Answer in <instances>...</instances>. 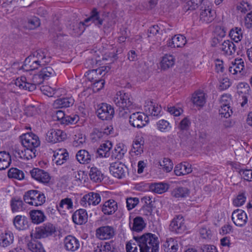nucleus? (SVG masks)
I'll use <instances>...</instances> for the list:
<instances>
[{"label": "nucleus", "mask_w": 252, "mask_h": 252, "mask_svg": "<svg viewBox=\"0 0 252 252\" xmlns=\"http://www.w3.org/2000/svg\"><path fill=\"white\" fill-rule=\"evenodd\" d=\"M134 241H130L126 245L127 252H157L159 240L154 234L147 233L140 236H134Z\"/></svg>", "instance_id": "nucleus-1"}, {"label": "nucleus", "mask_w": 252, "mask_h": 252, "mask_svg": "<svg viewBox=\"0 0 252 252\" xmlns=\"http://www.w3.org/2000/svg\"><path fill=\"white\" fill-rule=\"evenodd\" d=\"M114 102L119 107V115L121 117H126L131 112L132 108V102L129 94L124 91L118 92L113 99Z\"/></svg>", "instance_id": "nucleus-2"}, {"label": "nucleus", "mask_w": 252, "mask_h": 252, "mask_svg": "<svg viewBox=\"0 0 252 252\" xmlns=\"http://www.w3.org/2000/svg\"><path fill=\"white\" fill-rule=\"evenodd\" d=\"M45 80L41 77L40 73L35 74L32 77V83H30L27 82V78L25 76H21L15 80V85L20 89L28 90L30 92L35 90L36 88V85H38L43 83Z\"/></svg>", "instance_id": "nucleus-3"}, {"label": "nucleus", "mask_w": 252, "mask_h": 252, "mask_svg": "<svg viewBox=\"0 0 252 252\" xmlns=\"http://www.w3.org/2000/svg\"><path fill=\"white\" fill-rule=\"evenodd\" d=\"M56 231V228L53 224L47 222L32 230L31 233V237L36 239L44 238L55 235Z\"/></svg>", "instance_id": "nucleus-4"}, {"label": "nucleus", "mask_w": 252, "mask_h": 252, "mask_svg": "<svg viewBox=\"0 0 252 252\" xmlns=\"http://www.w3.org/2000/svg\"><path fill=\"white\" fill-rule=\"evenodd\" d=\"M24 200L31 205L38 206L45 202L46 198L43 192L37 190H30L25 193Z\"/></svg>", "instance_id": "nucleus-5"}, {"label": "nucleus", "mask_w": 252, "mask_h": 252, "mask_svg": "<svg viewBox=\"0 0 252 252\" xmlns=\"http://www.w3.org/2000/svg\"><path fill=\"white\" fill-rule=\"evenodd\" d=\"M20 138L21 143L24 147L36 149L40 145L38 136L32 132L23 134Z\"/></svg>", "instance_id": "nucleus-6"}, {"label": "nucleus", "mask_w": 252, "mask_h": 252, "mask_svg": "<svg viewBox=\"0 0 252 252\" xmlns=\"http://www.w3.org/2000/svg\"><path fill=\"white\" fill-rule=\"evenodd\" d=\"M149 119L144 113L138 112L133 113L129 117L130 125L138 128L145 126L148 123Z\"/></svg>", "instance_id": "nucleus-7"}, {"label": "nucleus", "mask_w": 252, "mask_h": 252, "mask_svg": "<svg viewBox=\"0 0 252 252\" xmlns=\"http://www.w3.org/2000/svg\"><path fill=\"white\" fill-rule=\"evenodd\" d=\"M101 199V196L98 193L90 192L82 197L80 204L85 208L95 206L100 202Z\"/></svg>", "instance_id": "nucleus-8"}, {"label": "nucleus", "mask_w": 252, "mask_h": 252, "mask_svg": "<svg viewBox=\"0 0 252 252\" xmlns=\"http://www.w3.org/2000/svg\"><path fill=\"white\" fill-rule=\"evenodd\" d=\"M109 170L111 174L118 179L125 178L128 173V169L126 166L119 161L110 164Z\"/></svg>", "instance_id": "nucleus-9"}, {"label": "nucleus", "mask_w": 252, "mask_h": 252, "mask_svg": "<svg viewBox=\"0 0 252 252\" xmlns=\"http://www.w3.org/2000/svg\"><path fill=\"white\" fill-rule=\"evenodd\" d=\"M97 115L102 120L112 119L114 114V108L107 103H102L97 110Z\"/></svg>", "instance_id": "nucleus-10"}, {"label": "nucleus", "mask_w": 252, "mask_h": 252, "mask_svg": "<svg viewBox=\"0 0 252 252\" xmlns=\"http://www.w3.org/2000/svg\"><path fill=\"white\" fill-rule=\"evenodd\" d=\"M66 138V133L61 129H52L46 133V140L49 143H55L63 141Z\"/></svg>", "instance_id": "nucleus-11"}, {"label": "nucleus", "mask_w": 252, "mask_h": 252, "mask_svg": "<svg viewBox=\"0 0 252 252\" xmlns=\"http://www.w3.org/2000/svg\"><path fill=\"white\" fill-rule=\"evenodd\" d=\"M32 177L44 184L48 183L51 179L49 173L38 168H34L30 172Z\"/></svg>", "instance_id": "nucleus-12"}, {"label": "nucleus", "mask_w": 252, "mask_h": 252, "mask_svg": "<svg viewBox=\"0 0 252 252\" xmlns=\"http://www.w3.org/2000/svg\"><path fill=\"white\" fill-rule=\"evenodd\" d=\"M95 234L100 240L110 239L115 235L114 228L108 225L101 226L96 229Z\"/></svg>", "instance_id": "nucleus-13"}, {"label": "nucleus", "mask_w": 252, "mask_h": 252, "mask_svg": "<svg viewBox=\"0 0 252 252\" xmlns=\"http://www.w3.org/2000/svg\"><path fill=\"white\" fill-rule=\"evenodd\" d=\"M169 229L176 233H182L186 229L183 216L178 215L174 218L170 224Z\"/></svg>", "instance_id": "nucleus-14"}, {"label": "nucleus", "mask_w": 252, "mask_h": 252, "mask_svg": "<svg viewBox=\"0 0 252 252\" xmlns=\"http://www.w3.org/2000/svg\"><path fill=\"white\" fill-rule=\"evenodd\" d=\"M36 150L24 146L21 149L15 150V156L16 158L24 160H29L36 157Z\"/></svg>", "instance_id": "nucleus-15"}, {"label": "nucleus", "mask_w": 252, "mask_h": 252, "mask_svg": "<svg viewBox=\"0 0 252 252\" xmlns=\"http://www.w3.org/2000/svg\"><path fill=\"white\" fill-rule=\"evenodd\" d=\"M232 220L237 226L242 227L245 225L247 221L246 213L242 210L237 209L232 214Z\"/></svg>", "instance_id": "nucleus-16"}, {"label": "nucleus", "mask_w": 252, "mask_h": 252, "mask_svg": "<svg viewBox=\"0 0 252 252\" xmlns=\"http://www.w3.org/2000/svg\"><path fill=\"white\" fill-rule=\"evenodd\" d=\"M30 56L33 58L41 66L50 62V57L48 55V52L46 49L37 50Z\"/></svg>", "instance_id": "nucleus-17"}, {"label": "nucleus", "mask_w": 252, "mask_h": 252, "mask_svg": "<svg viewBox=\"0 0 252 252\" xmlns=\"http://www.w3.org/2000/svg\"><path fill=\"white\" fill-rule=\"evenodd\" d=\"M200 21L203 23H209L214 19V12L209 6H202L200 8Z\"/></svg>", "instance_id": "nucleus-18"}, {"label": "nucleus", "mask_w": 252, "mask_h": 252, "mask_svg": "<svg viewBox=\"0 0 252 252\" xmlns=\"http://www.w3.org/2000/svg\"><path fill=\"white\" fill-rule=\"evenodd\" d=\"M63 242L65 249L70 252L77 251L80 245L79 240L72 235H68L65 237Z\"/></svg>", "instance_id": "nucleus-19"}, {"label": "nucleus", "mask_w": 252, "mask_h": 252, "mask_svg": "<svg viewBox=\"0 0 252 252\" xmlns=\"http://www.w3.org/2000/svg\"><path fill=\"white\" fill-rule=\"evenodd\" d=\"M72 218L73 221L76 224H84L88 220L87 211L83 209L77 210L73 213Z\"/></svg>", "instance_id": "nucleus-20"}, {"label": "nucleus", "mask_w": 252, "mask_h": 252, "mask_svg": "<svg viewBox=\"0 0 252 252\" xmlns=\"http://www.w3.org/2000/svg\"><path fill=\"white\" fill-rule=\"evenodd\" d=\"M73 204L72 200L70 198L62 199L59 204L56 205L57 210L61 214L63 215L66 212L73 209Z\"/></svg>", "instance_id": "nucleus-21"}, {"label": "nucleus", "mask_w": 252, "mask_h": 252, "mask_svg": "<svg viewBox=\"0 0 252 252\" xmlns=\"http://www.w3.org/2000/svg\"><path fill=\"white\" fill-rule=\"evenodd\" d=\"M144 110L149 115L158 116L160 115L161 107L153 101H148L146 102L144 106Z\"/></svg>", "instance_id": "nucleus-22"}, {"label": "nucleus", "mask_w": 252, "mask_h": 252, "mask_svg": "<svg viewBox=\"0 0 252 252\" xmlns=\"http://www.w3.org/2000/svg\"><path fill=\"white\" fill-rule=\"evenodd\" d=\"M117 209V202L113 199H109L107 200L101 206L102 212L106 215L113 214Z\"/></svg>", "instance_id": "nucleus-23"}, {"label": "nucleus", "mask_w": 252, "mask_h": 252, "mask_svg": "<svg viewBox=\"0 0 252 252\" xmlns=\"http://www.w3.org/2000/svg\"><path fill=\"white\" fill-rule=\"evenodd\" d=\"M69 158L68 153L65 149H60L55 152L53 161L57 165H62Z\"/></svg>", "instance_id": "nucleus-24"}, {"label": "nucleus", "mask_w": 252, "mask_h": 252, "mask_svg": "<svg viewBox=\"0 0 252 252\" xmlns=\"http://www.w3.org/2000/svg\"><path fill=\"white\" fill-rule=\"evenodd\" d=\"M90 21L98 28H100L103 24V19L101 17L99 12L96 8L92 9L90 17L84 20L85 23Z\"/></svg>", "instance_id": "nucleus-25"}, {"label": "nucleus", "mask_w": 252, "mask_h": 252, "mask_svg": "<svg viewBox=\"0 0 252 252\" xmlns=\"http://www.w3.org/2000/svg\"><path fill=\"white\" fill-rule=\"evenodd\" d=\"M220 46V49L222 52L223 54L226 56L234 55L236 50V45L229 40H224Z\"/></svg>", "instance_id": "nucleus-26"}, {"label": "nucleus", "mask_w": 252, "mask_h": 252, "mask_svg": "<svg viewBox=\"0 0 252 252\" xmlns=\"http://www.w3.org/2000/svg\"><path fill=\"white\" fill-rule=\"evenodd\" d=\"M187 42L186 37L182 34H177L170 39L167 43L168 46L172 48L183 47Z\"/></svg>", "instance_id": "nucleus-27"}, {"label": "nucleus", "mask_w": 252, "mask_h": 252, "mask_svg": "<svg viewBox=\"0 0 252 252\" xmlns=\"http://www.w3.org/2000/svg\"><path fill=\"white\" fill-rule=\"evenodd\" d=\"M174 172L176 176H180L188 174L192 172L191 165L187 162L181 163L174 168Z\"/></svg>", "instance_id": "nucleus-28"}, {"label": "nucleus", "mask_w": 252, "mask_h": 252, "mask_svg": "<svg viewBox=\"0 0 252 252\" xmlns=\"http://www.w3.org/2000/svg\"><path fill=\"white\" fill-rule=\"evenodd\" d=\"M238 86L239 89H243L242 91L239 90L238 93L239 95L242 94V101L241 102V105L242 107H244L248 102V96L246 94H249L251 89L249 84L245 82L240 83Z\"/></svg>", "instance_id": "nucleus-29"}, {"label": "nucleus", "mask_w": 252, "mask_h": 252, "mask_svg": "<svg viewBox=\"0 0 252 252\" xmlns=\"http://www.w3.org/2000/svg\"><path fill=\"white\" fill-rule=\"evenodd\" d=\"M13 221L15 227L18 230H24L29 227L28 219L24 216H16Z\"/></svg>", "instance_id": "nucleus-30"}, {"label": "nucleus", "mask_w": 252, "mask_h": 252, "mask_svg": "<svg viewBox=\"0 0 252 252\" xmlns=\"http://www.w3.org/2000/svg\"><path fill=\"white\" fill-rule=\"evenodd\" d=\"M206 96L205 93L198 91L192 94L191 100L192 103L196 106L202 107L206 103Z\"/></svg>", "instance_id": "nucleus-31"}, {"label": "nucleus", "mask_w": 252, "mask_h": 252, "mask_svg": "<svg viewBox=\"0 0 252 252\" xmlns=\"http://www.w3.org/2000/svg\"><path fill=\"white\" fill-rule=\"evenodd\" d=\"M129 226L131 230L139 232L144 228L146 223L142 217H136L133 219V222H129Z\"/></svg>", "instance_id": "nucleus-32"}, {"label": "nucleus", "mask_w": 252, "mask_h": 252, "mask_svg": "<svg viewBox=\"0 0 252 252\" xmlns=\"http://www.w3.org/2000/svg\"><path fill=\"white\" fill-rule=\"evenodd\" d=\"M39 67H41V66L30 55L25 59L22 68L26 71H30L36 69Z\"/></svg>", "instance_id": "nucleus-33"}, {"label": "nucleus", "mask_w": 252, "mask_h": 252, "mask_svg": "<svg viewBox=\"0 0 252 252\" xmlns=\"http://www.w3.org/2000/svg\"><path fill=\"white\" fill-rule=\"evenodd\" d=\"M32 221L35 224H39L46 219L44 212L41 210H32L30 212Z\"/></svg>", "instance_id": "nucleus-34"}, {"label": "nucleus", "mask_w": 252, "mask_h": 252, "mask_svg": "<svg viewBox=\"0 0 252 252\" xmlns=\"http://www.w3.org/2000/svg\"><path fill=\"white\" fill-rule=\"evenodd\" d=\"M14 241L13 234L9 231H5L0 235V246L7 247L12 244Z\"/></svg>", "instance_id": "nucleus-35"}, {"label": "nucleus", "mask_w": 252, "mask_h": 252, "mask_svg": "<svg viewBox=\"0 0 252 252\" xmlns=\"http://www.w3.org/2000/svg\"><path fill=\"white\" fill-rule=\"evenodd\" d=\"M11 163V156L5 151L0 152V170L8 168Z\"/></svg>", "instance_id": "nucleus-36"}, {"label": "nucleus", "mask_w": 252, "mask_h": 252, "mask_svg": "<svg viewBox=\"0 0 252 252\" xmlns=\"http://www.w3.org/2000/svg\"><path fill=\"white\" fill-rule=\"evenodd\" d=\"M74 99L72 96L60 98L54 102V106L56 107L66 108L73 105Z\"/></svg>", "instance_id": "nucleus-37"}, {"label": "nucleus", "mask_w": 252, "mask_h": 252, "mask_svg": "<svg viewBox=\"0 0 252 252\" xmlns=\"http://www.w3.org/2000/svg\"><path fill=\"white\" fill-rule=\"evenodd\" d=\"M244 62L242 59H235L234 62H232V65L229 66V71L232 74L241 73L244 68Z\"/></svg>", "instance_id": "nucleus-38"}, {"label": "nucleus", "mask_w": 252, "mask_h": 252, "mask_svg": "<svg viewBox=\"0 0 252 252\" xmlns=\"http://www.w3.org/2000/svg\"><path fill=\"white\" fill-rule=\"evenodd\" d=\"M77 161L81 164H88L91 160V155L85 150H79L76 155Z\"/></svg>", "instance_id": "nucleus-39"}, {"label": "nucleus", "mask_w": 252, "mask_h": 252, "mask_svg": "<svg viewBox=\"0 0 252 252\" xmlns=\"http://www.w3.org/2000/svg\"><path fill=\"white\" fill-rule=\"evenodd\" d=\"M112 147V143L110 141H107L100 146L97 150V153L100 157H108L110 155L109 151Z\"/></svg>", "instance_id": "nucleus-40"}, {"label": "nucleus", "mask_w": 252, "mask_h": 252, "mask_svg": "<svg viewBox=\"0 0 252 252\" xmlns=\"http://www.w3.org/2000/svg\"><path fill=\"white\" fill-rule=\"evenodd\" d=\"M189 189L186 187H177L172 191V195L175 198H185L189 195Z\"/></svg>", "instance_id": "nucleus-41"}, {"label": "nucleus", "mask_w": 252, "mask_h": 252, "mask_svg": "<svg viewBox=\"0 0 252 252\" xmlns=\"http://www.w3.org/2000/svg\"><path fill=\"white\" fill-rule=\"evenodd\" d=\"M32 238L28 244V249L32 252H46L42 244L38 241Z\"/></svg>", "instance_id": "nucleus-42"}, {"label": "nucleus", "mask_w": 252, "mask_h": 252, "mask_svg": "<svg viewBox=\"0 0 252 252\" xmlns=\"http://www.w3.org/2000/svg\"><path fill=\"white\" fill-rule=\"evenodd\" d=\"M175 61V59L172 55L167 54L164 55L160 63L161 68L165 70L173 66Z\"/></svg>", "instance_id": "nucleus-43"}, {"label": "nucleus", "mask_w": 252, "mask_h": 252, "mask_svg": "<svg viewBox=\"0 0 252 252\" xmlns=\"http://www.w3.org/2000/svg\"><path fill=\"white\" fill-rule=\"evenodd\" d=\"M167 189V185L162 183H152L149 186V189L151 191L158 194L165 192Z\"/></svg>", "instance_id": "nucleus-44"}, {"label": "nucleus", "mask_w": 252, "mask_h": 252, "mask_svg": "<svg viewBox=\"0 0 252 252\" xmlns=\"http://www.w3.org/2000/svg\"><path fill=\"white\" fill-rule=\"evenodd\" d=\"M91 179L95 182H100L103 180V174L96 167L92 166L89 172Z\"/></svg>", "instance_id": "nucleus-45"}, {"label": "nucleus", "mask_w": 252, "mask_h": 252, "mask_svg": "<svg viewBox=\"0 0 252 252\" xmlns=\"http://www.w3.org/2000/svg\"><path fill=\"white\" fill-rule=\"evenodd\" d=\"M144 141L142 138H137L133 142L132 144V152L135 155H139L143 152Z\"/></svg>", "instance_id": "nucleus-46"}, {"label": "nucleus", "mask_w": 252, "mask_h": 252, "mask_svg": "<svg viewBox=\"0 0 252 252\" xmlns=\"http://www.w3.org/2000/svg\"><path fill=\"white\" fill-rule=\"evenodd\" d=\"M126 151V150L124 148V145L119 144L116 145L112 152V157L115 158L121 159L124 157Z\"/></svg>", "instance_id": "nucleus-47"}, {"label": "nucleus", "mask_w": 252, "mask_h": 252, "mask_svg": "<svg viewBox=\"0 0 252 252\" xmlns=\"http://www.w3.org/2000/svg\"><path fill=\"white\" fill-rule=\"evenodd\" d=\"M23 202L20 198H12L10 202L11 210L13 212L22 211L23 209Z\"/></svg>", "instance_id": "nucleus-48"}, {"label": "nucleus", "mask_w": 252, "mask_h": 252, "mask_svg": "<svg viewBox=\"0 0 252 252\" xmlns=\"http://www.w3.org/2000/svg\"><path fill=\"white\" fill-rule=\"evenodd\" d=\"M8 177L9 178H14L21 180L24 179V174L22 171L17 168H11L8 172Z\"/></svg>", "instance_id": "nucleus-49"}, {"label": "nucleus", "mask_w": 252, "mask_h": 252, "mask_svg": "<svg viewBox=\"0 0 252 252\" xmlns=\"http://www.w3.org/2000/svg\"><path fill=\"white\" fill-rule=\"evenodd\" d=\"M203 0H190L184 6L186 10H193L201 5Z\"/></svg>", "instance_id": "nucleus-50"}, {"label": "nucleus", "mask_w": 252, "mask_h": 252, "mask_svg": "<svg viewBox=\"0 0 252 252\" xmlns=\"http://www.w3.org/2000/svg\"><path fill=\"white\" fill-rule=\"evenodd\" d=\"M229 35L231 39L235 42L240 41L242 37V32L241 29L236 28L235 29H232L229 32Z\"/></svg>", "instance_id": "nucleus-51"}, {"label": "nucleus", "mask_w": 252, "mask_h": 252, "mask_svg": "<svg viewBox=\"0 0 252 252\" xmlns=\"http://www.w3.org/2000/svg\"><path fill=\"white\" fill-rule=\"evenodd\" d=\"M39 73L41 77L44 80H47L48 78L55 74V72L53 69L50 66H47L42 68Z\"/></svg>", "instance_id": "nucleus-52"}, {"label": "nucleus", "mask_w": 252, "mask_h": 252, "mask_svg": "<svg viewBox=\"0 0 252 252\" xmlns=\"http://www.w3.org/2000/svg\"><path fill=\"white\" fill-rule=\"evenodd\" d=\"M232 113L233 112L232 109L230 108V105H221V108L219 110V113L222 117L226 118H229Z\"/></svg>", "instance_id": "nucleus-53"}, {"label": "nucleus", "mask_w": 252, "mask_h": 252, "mask_svg": "<svg viewBox=\"0 0 252 252\" xmlns=\"http://www.w3.org/2000/svg\"><path fill=\"white\" fill-rule=\"evenodd\" d=\"M90 136L92 140L94 142L98 141L101 139L104 138L102 130L96 128L93 129Z\"/></svg>", "instance_id": "nucleus-54"}, {"label": "nucleus", "mask_w": 252, "mask_h": 252, "mask_svg": "<svg viewBox=\"0 0 252 252\" xmlns=\"http://www.w3.org/2000/svg\"><path fill=\"white\" fill-rule=\"evenodd\" d=\"M152 198L150 196H144L141 198V202L144 204L142 209L144 210L145 209H148L147 215H151L152 212V209L151 207V204L152 202Z\"/></svg>", "instance_id": "nucleus-55"}, {"label": "nucleus", "mask_w": 252, "mask_h": 252, "mask_svg": "<svg viewBox=\"0 0 252 252\" xmlns=\"http://www.w3.org/2000/svg\"><path fill=\"white\" fill-rule=\"evenodd\" d=\"M105 69L106 67L104 66L101 67L100 68H98L96 69H92L91 70H89L86 72L87 75L88 76V78L90 81H93L94 80V76L95 75H101L102 72L105 71Z\"/></svg>", "instance_id": "nucleus-56"}, {"label": "nucleus", "mask_w": 252, "mask_h": 252, "mask_svg": "<svg viewBox=\"0 0 252 252\" xmlns=\"http://www.w3.org/2000/svg\"><path fill=\"white\" fill-rule=\"evenodd\" d=\"M157 126L158 129L161 132L167 131L171 128L169 123L164 120L158 121L157 124Z\"/></svg>", "instance_id": "nucleus-57"}, {"label": "nucleus", "mask_w": 252, "mask_h": 252, "mask_svg": "<svg viewBox=\"0 0 252 252\" xmlns=\"http://www.w3.org/2000/svg\"><path fill=\"white\" fill-rule=\"evenodd\" d=\"M161 166L163 167V169L166 172H169L172 170L173 167V164L171 160L168 158H164L161 162H159Z\"/></svg>", "instance_id": "nucleus-58"}, {"label": "nucleus", "mask_w": 252, "mask_h": 252, "mask_svg": "<svg viewBox=\"0 0 252 252\" xmlns=\"http://www.w3.org/2000/svg\"><path fill=\"white\" fill-rule=\"evenodd\" d=\"M246 200V196L245 193L244 192L240 193L238 194L237 197L234 199L233 203V205L236 207H239L243 205Z\"/></svg>", "instance_id": "nucleus-59"}, {"label": "nucleus", "mask_w": 252, "mask_h": 252, "mask_svg": "<svg viewBox=\"0 0 252 252\" xmlns=\"http://www.w3.org/2000/svg\"><path fill=\"white\" fill-rule=\"evenodd\" d=\"M239 173L245 180L252 181V170L240 169Z\"/></svg>", "instance_id": "nucleus-60"}, {"label": "nucleus", "mask_w": 252, "mask_h": 252, "mask_svg": "<svg viewBox=\"0 0 252 252\" xmlns=\"http://www.w3.org/2000/svg\"><path fill=\"white\" fill-rule=\"evenodd\" d=\"M40 24L39 19L36 17H33L28 20L27 26L30 30H33L39 26Z\"/></svg>", "instance_id": "nucleus-61"}, {"label": "nucleus", "mask_w": 252, "mask_h": 252, "mask_svg": "<svg viewBox=\"0 0 252 252\" xmlns=\"http://www.w3.org/2000/svg\"><path fill=\"white\" fill-rule=\"evenodd\" d=\"M191 125V122L188 117L184 118L180 123L179 128L182 130H188Z\"/></svg>", "instance_id": "nucleus-62"}, {"label": "nucleus", "mask_w": 252, "mask_h": 252, "mask_svg": "<svg viewBox=\"0 0 252 252\" xmlns=\"http://www.w3.org/2000/svg\"><path fill=\"white\" fill-rule=\"evenodd\" d=\"M126 207L128 210L135 208L139 203V199L137 197H129L126 199Z\"/></svg>", "instance_id": "nucleus-63"}, {"label": "nucleus", "mask_w": 252, "mask_h": 252, "mask_svg": "<svg viewBox=\"0 0 252 252\" xmlns=\"http://www.w3.org/2000/svg\"><path fill=\"white\" fill-rule=\"evenodd\" d=\"M79 117L76 115H71L70 116H66L64 118V123L66 125L75 124L79 121Z\"/></svg>", "instance_id": "nucleus-64"}]
</instances>
